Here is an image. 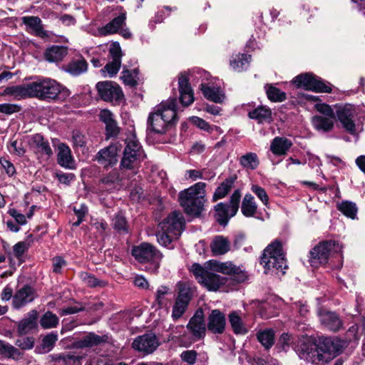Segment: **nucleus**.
<instances>
[{"label":"nucleus","mask_w":365,"mask_h":365,"mask_svg":"<svg viewBox=\"0 0 365 365\" xmlns=\"http://www.w3.org/2000/svg\"><path fill=\"white\" fill-rule=\"evenodd\" d=\"M206 269L197 263L190 267V272L197 281L208 291L216 292L224 289L230 281L241 283L246 280V274L230 262H220L210 260Z\"/></svg>","instance_id":"nucleus-1"},{"label":"nucleus","mask_w":365,"mask_h":365,"mask_svg":"<svg viewBox=\"0 0 365 365\" xmlns=\"http://www.w3.org/2000/svg\"><path fill=\"white\" fill-rule=\"evenodd\" d=\"M177 99L168 98L154 108L148 118V128L154 133L163 134L177 120Z\"/></svg>","instance_id":"nucleus-2"},{"label":"nucleus","mask_w":365,"mask_h":365,"mask_svg":"<svg viewBox=\"0 0 365 365\" xmlns=\"http://www.w3.org/2000/svg\"><path fill=\"white\" fill-rule=\"evenodd\" d=\"M205 182H198L179 193V202L187 215L192 216L200 215L205 202Z\"/></svg>","instance_id":"nucleus-3"},{"label":"nucleus","mask_w":365,"mask_h":365,"mask_svg":"<svg viewBox=\"0 0 365 365\" xmlns=\"http://www.w3.org/2000/svg\"><path fill=\"white\" fill-rule=\"evenodd\" d=\"M294 349L301 359L312 364L328 363L331 359L330 351L317 345L310 337L299 339Z\"/></svg>","instance_id":"nucleus-4"},{"label":"nucleus","mask_w":365,"mask_h":365,"mask_svg":"<svg viewBox=\"0 0 365 365\" xmlns=\"http://www.w3.org/2000/svg\"><path fill=\"white\" fill-rule=\"evenodd\" d=\"M260 264L266 270L274 268L277 270L287 267L281 242L274 241L264 250ZM267 273V271H265Z\"/></svg>","instance_id":"nucleus-5"},{"label":"nucleus","mask_w":365,"mask_h":365,"mask_svg":"<svg viewBox=\"0 0 365 365\" xmlns=\"http://www.w3.org/2000/svg\"><path fill=\"white\" fill-rule=\"evenodd\" d=\"M132 255L140 263L150 262L153 272H156L163 258L162 253L153 245L143 242L132 249Z\"/></svg>","instance_id":"nucleus-6"},{"label":"nucleus","mask_w":365,"mask_h":365,"mask_svg":"<svg viewBox=\"0 0 365 365\" xmlns=\"http://www.w3.org/2000/svg\"><path fill=\"white\" fill-rule=\"evenodd\" d=\"M31 85L33 98L45 101L56 99L61 88L59 83L50 78L38 79L31 82Z\"/></svg>","instance_id":"nucleus-7"},{"label":"nucleus","mask_w":365,"mask_h":365,"mask_svg":"<svg viewBox=\"0 0 365 365\" xmlns=\"http://www.w3.org/2000/svg\"><path fill=\"white\" fill-rule=\"evenodd\" d=\"M342 247L335 241H326L314 247L310 252V263L312 267L325 264L332 252H340Z\"/></svg>","instance_id":"nucleus-8"},{"label":"nucleus","mask_w":365,"mask_h":365,"mask_svg":"<svg viewBox=\"0 0 365 365\" xmlns=\"http://www.w3.org/2000/svg\"><path fill=\"white\" fill-rule=\"evenodd\" d=\"M292 83L297 88H303L306 90L324 93H331V85L326 84L320 78L309 73L297 76L293 78Z\"/></svg>","instance_id":"nucleus-9"},{"label":"nucleus","mask_w":365,"mask_h":365,"mask_svg":"<svg viewBox=\"0 0 365 365\" xmlns=\"http://www.w3.org/2000/svg\"><path fill=\"white\" fill-rule=\"evenodd\" d=\"M336 114L343 127L350 134L356 133L355 116L357 108L351 104H345L336 106Z\"/></svg>","instance_id":"nucleus-10"},{"label":"nucleus","mask_w":365,"mask_h":365,"mask_svg":"<svg viewBox=\"0 0 365 365\" xmlns=\"http://www.w3.org/2000/svg\"><path fill=\"white\" fill-rule=\"evenodd\" d=\"M187 329L189 331L193 342L203 339L206 333V324L204 313L202 309H198L187 323Z\"/></svg>","instance_id":"nucleus-11"},{"label":"nucleus","mask_w":365,"mask_h":365,"mask_svg":"<svg viewBox=\"0 0 365 365\" xmlns=\"http://www.w3.org/2000/svg\"><path fill=\"white\" fill-rule=\"evenodd\" d=\"M185 219L182 213L174 211L159 224L161 230L180 237L184 229Z\"/></svg>","instance_id":"nucleus-12"},{"label":"nucleus","mask_w":365,"mask_h":365,"mask_svg":"<svg viewBox=\"0 0 365 365\" xmlns=\"http://www.w3.org/2000/svg\"><path fill=\"white\" fill-rule=\"evenodd\" d=\"M99 96L105 101H119L123 98L120 87L113 81H101L96 84Z\"/></svg>","instance_id":"nucleus-13"},{"label":"nucleus","mask_w":365,"mask_h":365,"mask_svg":"<svg viewBox=\"0 0 365 365\" xmlns=\"http://www.w3.org/2000/svg\"><path fill=\"white\" fill-rule=\"evenodd\" d=\"M109 55L112 59L102 69L103 73H107L110 77H113L118 72L121 66L122 50L118 42L113 41L109 46Z\"/></svg>","instance_id":"nucleus-14"},{"label":"nucleus","mask_w":365,"mask_h":365,"mask_svg":"<svg viewBox=\"0 0 365 365\" xmlns=\"http://www.w3.org/2000/svg\"><path fill=\"white\" fill-rule=\"evenodd\" d=\"M120 9L121 11L116 17L113 18L106 25L98 28L96 36H107L115 34H118L123 26H125L126 12L123 11L121 7H120Z\"/></svg>","instance_id":"nucleus-15"},{"label":"nucleus","mask_w":365,"mask_h":365,"mask_svg":"<svg viewBox=\"0 0 365 365\" xmlns=\"http://www.w3.org/2000/svg\"><path fill=\"white\" fill-rule=\"evenodd\" d=\"M158 346V340L153 333L138 336L132 343L135 350L146 354L153 353Z\"/></svg>","instance_id":"nucleus-16"},{"label":"nucleus","mask_w":365,"mask_h":365,"mask_svg":"<svg viewBox=\"0 0 365 365\" xmlns=\"http://www.w3.org/2000/svg\"><path fill=\"white\" fill-rule=\"evenodd\" d=\"M189 72L180 73L178 78L180 101L182 106H188L194 101V93L189 83Z\"/></svg>","instance_id":"nucleus-17"},{"label":"nucleus","mask_w":365,"mask_h":365,"mask_svg":"<svg viewBox=\"0 0 365 365\" xmlns=\"http://www.w3.org/2000/svg\"><path fill=\"white\" fill-rule=\"evenodd\" d=\"M118 147L111 144L101 149L96 155L95 159L104 168L113 167L118 163Z\"/></svg>","instance_id":"nucleus-18"},{"label":"nucleus","mask_w":365,"mask_h":365,"mask_svg":"<svg viewBox=\"0 0 365 365\" xmlns=\"http://www.w3.org/2000/svg\"><path fill=\"white\" fill-rule=\"evenodd\" d=\"M318 316L322 324L331 331H338L342 327V322L339 316L334 312L320 308Z\"/></svg>","instance_id":"nucleus-19"},{"label":"nucleus","mask_w":365,"mask_h":365,"mask_svg":"<svg viewBox=\"0 0 365 365\" xmlns=\"http://www.w3.org/2000/svg\"><path fill=\"white\" fill-rule=\"evenodd\" d=\"M21 21L26 26V30L31 34L41 38H48L49 36V32L43 29L42 21L39 17L26 16H23Z\"/></svg>","instance_id":"nucleus-20"},{"label":"nucleus","mask_w":365,"mask_h":365,"mask_svg":"<svg viewBox=\"0 0 365 365\" xmlns=\"http://www.w3.org/2000/svg\"><path fill=\"white\" fill-rule=\"evenodd\" d=\"M225 314L219 309L212 310L207 318V329L214 334H222L225 329Z\"/></svg>","instance_id":"nucleus-21"},{"label":"nucleus","mask_w":365,"mask_h":365,"mask_svg":"<svg viewBox=\"0 0 365 365\" xmlns=\"http://www.w3.org/2000/svg\"><path fill=\"white\" fill-rule=\"evenodd\" d=\"M32 91V85L31 83H29L8 86L4 90L1 95L9 96L14 99L19 101L27 98H33Z\"/></svg>","instance_id":"nucleus-22"},{"label":"nucleus","mask_w":365,"mask_h":365,"mask_svg":"<svg viewBox=\"0 0 365 365\" xmlns=\"http://www.w3.org/2000/svg\"><path fill=\"white\" fill-rule=\"evenodd\" d=\"M35 298V292L30 286H24L19 289L13 297V305L19 309L31 302Z\"/></svg>","instance_id":"nucleus-23"},{"label":"nucleus","mask_w":365,"mask_h":365,"mask_svg":"<svg viewBox=\"0 0 365 365\" xmlns=\"http://www.w3.org/2000/svg\"><path fill=\"white\" fill-rule=\"evenodd\" d=\"M201 91L207 100L216 103H222L225 98L223 91L219 86L202 83Z\"/></svg>","instance_id":"nucleus-24"},{"label":"nucleus","mask_w":365,"mask_h":365,"mask_svg":"<svg viewBox=\"0 0 365 365\" xmlns=\"http://www.w3.org/2000/svg\"><path fill=\"white\" fill-rule=\"evenodd\" d=\"M103 338L94 333H88L81 338L76 339L73 343V347L76 349H83L97 346L103 342Z\"/></svg>","instance_id":"nucleus-25"},{"label":"nucleus","mask_w":365,"mask_h":365,"mask_svg":"<svg viewBox=\"0 0 365 365\" xmlns=\"http://www.w3.org/2000/svg\"><path fill=\"white\" fill-rule=\"evenodd\" d=\"M87 69L88 63L81 56L72 58L65 68V71L67 73L74 76H77L85 73Z\"/></svg>","instance_id":"nucleus-26"},{"label":"nucleus","mask_w":365,"mask_h":365,"mask_svg":"<svg viewBox=\"0 0 365 365\" xmlns=\"http://www.w3.org/2000/svg\"><path fill=\"white\" fill-rule=\"evenodd\" d=\"M292 145V140L285 137H275L271 142L270 150L275 155H284Z\"/></svg>","instance_id":"nucleus-27"},{"label":"nucleus","mask_w":365,"mask_h":365,"mask_svg":"<svg viewBox=\"0 0 365 365\" xmlns=\"http://www.w3.org/2000/svg\"><path fill=\"white\" fill-rule=\"evenodd\" d=\"M58 153L57 155L58 163L66 168L74 169V160L71 155V149L63 143L58 145Z\"/></svg>","instance_id":"nucleus-28"},{"label":"nucleus","mask_w":365,"mask_h":365,"mask_svg":"<svg viewBox=\"0 0 365 365\" xmlns=\"http://www.w3.org/2000/svg\"><path fill=\"white\" fill-rule=\"evenodd\" d=\"M171 338L175 342L182 346H189L193 343L190 335L186 332L182 325L173 327L170 328Z\"/></svg>","instance_id":"nucleus-29"},{"label":"nucleus","mask_w":365,"mask_h":365,"mask_svg":"<svg viewBox=\"0 0 365 365\" xmlns=\"http://www.w3.org/2000/svg\"><path fill=\"white\" fill-rule=\"evenodd\" d=\"M68 54V49L66 46H52L48 48L45 53V59L51 63H57L61 61Z\"/></svg>","instance_id":"nucleus-30"},{"label":"nucleus","mask_w":365,"mask_h":365,"mask_svg":"<svg viewBox=\"0 0 365 365\" xmlns=\"http://www.w3.org/2000/svg\"><path fill=\"white\" fill-rule=\"evenodd\" d=\"M38 313L36 310L29 312L26 317L21 320L18 324V332L20 334H25L34 329L36 326Z\"/></svg>","instance_id":"nucleus-31"},{"label":"nucleus","mask_w":365,"mask_h":365,"mask_svg":"<svg viewBox=\"0 0 365 365\" xmlns=\"http://www.w3.org/2000/svg\"><path fill=\"white\" fill-rule=\"evenodd\" d=\"M210 247L214 255H221L230 250V243L227 238L218 235L212 241Z\"/></svg>","instance_id":"nucleus-32"},{"label":"nucleus","mask_w":365,"mask_h":365,"mask_svg":"<svg viewBox=\"0 0 365 365\" xmlns=\"http://www.w3.org/2000/svg\"><path fill=\"white\" fill-rule=\"evenodd\" d=\"M100 119L106 125L107 135L109 136L116 135L118 127L113 118V113L108 110H103L100 113Z\"/></svg>","instance_id":"nucleus-33"},{"label":"nucleus","mask_w":365,"mask_h":365,"mask_svg":"<svg viewBox=\"0 0 365 365\" xmlns=\"http://www.w3.org/2000/svg\"><path fill=\"white\" fill-rule=\"evenodd\" d=\"M312 122L317 130L329 132L334 128L335 117L316 115L312 118Z\"/></svg>","instance_id":"nucleus-34"},{"label":"nucleus","mask_w":365,"mask_h":365,"mask_svg":"<svg viewBox=\"0 0 365 365\" xmlns=\"http://www.w3.org/2000/svg\"><path fill=\"white\" fill-rule=\"evenodd\" d=\"M144 158V155L128 154V152H123V155L120 161V167L121 169L133 170L138 167L140 161Z\"/></svg>","instance_id":"nucleus-35"},{"label":"nucleus","mask_w":365,"mask_h":365,"mask_svg":"<svg viewBox=\"0 0 365 365\" xmlns=\"http://www.w3.org/2000/svg\"><path fill=\"white\" fill-rule=\"evenodd\" d=\"M250 61V55L238 53L232 56L230 64L235 71L241 72L248 68Z\"/></svg>","instance_id":"nucleus-36"},{"label":"nucleus","mask_w":365,"mask_h":365,"mask_svg":"<svg viewBox=\"0 0 365 365\" xmlns=\"http://www.w3.org/2000/svg\"><path fill=\"white\" fill-rule=\"evenodd\" d=\"M257 210V205L254 197L250 193L246 194L242 200L241 206L242 214L247 217H252L255 215Z\"/></svg>","instance_id":"nucleus-37"},{"label":"nucleus","mask_w":365,"mask_h":365,"mask_svg":"<svg viewBox=\"0 0 365 365\" xmlns=\"http://www.w3.org/2000/svg\"><path fill=\"white\" fill-rule=\"evenodd\" d=\"M251 119L256 120L258 123L269 122L272 119V110L267 106H258L248 113Z\"/></svg>","instance_id":"nucleus-38"},{"label":"nucleus","mask_w":365,"mask_h":365,"mask_svg":"<svg viewBox=\"0 0 365 365\" xmlns=\"http://www.w3.org/2000/svg\"><path fill=\"white\" fill-rule=\"evenodd\" d=\"M236 177L230 176L226 178L215 190L212 196L213 201L225 197L232 187Z\"/></svg>","instance_id":"nucleus-39"},{"label":"nucleus","mask_w":365,"mask_h":365,"mask_svg":"<svg viewBox=\"0 0 365 365\" xmlns=\"http://www.w3.org/2000/svg\"><path fill=\"white\" fill-rule=\"evenodd\" d=\"M216 221L221 225L225 226L232 217L230 210L228 205L225 203L220 202L215 206Z\"/></svg>","instance_id":"nucleus-40"},{"label":"nucleus","mask_w":365,"mask_h":365,"mask_svg":"<svg viewBox=\"0 0 365 365\" xmlns=\"http://www.w3.org/2000/svg\"><path fill=\"white\" fill-rule=\"evenodd\" d=\"M240 164L247 170H255L259 165V160L255 153H247L240 158Z\"/></svg>","instance_id":"nucleus-41"},{"label":"nucleus","mask_w":365,"mask_h":365,"mask_svg":"<svg viewBox=\"0 0 365 365\" xmlns=\"http://www.w3.org/2000/svg\"><path fill=\"white\" fill-rule=\"evenodd\" d=\"M31 143L36 148L38 153L50 156L52 154L51 148L47 140H44L41 134H35L32 136Z\"/></svg>","instance_id":"nucleus-42"},{"label":"nucleus","mask_w":365,"mask_h":365,"mask_svg":"<svg viewBox=\"0 0 365 365\" xmlns=\"http://www.w3.org/2000/svg\"><path fill=\"white\" fill-rule=\"evenodd\" d=\"M178 296L176 299L190 303L192 297V289L190 284L187 282H178L177 285Z\"/></svg>","instance_id":"nucleus-43"},{"label":"nucleus","mask_w":365,"mask_h":365,"mask_svg":"<svg viewBox=\"0 0 365 365\" xmlns=\"http://www.w3.org/2000/svg\"><path fill=\"white\" fill-rule=\"evenodd\" d=\"M264 88L268 99L272 102H282L287 98L286 93L272 84L265 85Z\"/></svg>","instance_id":"nucleus-44"},{"label":"nucleus","mask_w":365,"mask_h":365,"mask_svg":"<svg viewBox=\"0 0 365 365\" xmlns=\"http://www.w3.org/2000/svg\"><path fill=\"white\" fill-rule=\"evenodd\" d=\"M58 340V334L56 332H51L46 335L43 339L40 347L37 348V352L39 354H46L53 349L56 342Z\"/></svg>","instance_id":"nucleus-45"},{"label":"nucleus","mask_w":365,"mask_h":365,"mask_svg":"<svg viewBox=\"0 0 365 365\" xmlns=\"http://www.w3.org/2000/svg\"><path fill=\"white\" fill-rule=\"evenodd\" d=\"M229 322L235 334H244L247 332V329L237 312H232L229 314Z\"/></svg>","instance_id":"nucleus-46"},{"label":"nucleus","mask_w":365,"mask_h":365,"mask_svg":"<svg viewBox=\"0 0 365 365\" xmlns=\"http://www.w3.org/2000/svg\"><path fill=\"white\" fill-rule=\"evenodd\" d=\"M125 143L126 145L123 152H128V154L132 155H144L142 146L136 138L135 135L131 134L130 136L126 139Z\"/></svg>","instance_id":"nucleus-47"},{"label":"nucleus","mask_w":365,"mask_h":365,"mask_svg":"<svg viewBox=\"0 0 365 365\" xmlns=\"http://www.w3.org/2000/svg\"><path fill=\"white\" fill-rule=\"evenodd\" d=\"M257 337L258 341L267 349H269L274 344V332L271 329H267L258 331Z\"/></svg>","instance_id":"nucleus-48"},{"label":"nucleus","mask_w":365,"mask_h":365,"mask_svg":"<svg viewBox=\"0 0 365 365\" xmlns=\"http://www.w3.org/2000/svg\"><path fill=\"white\" fill-rule=\"evenodd\" d=\"M53 360L62 361L65 365H80L82 356L72 354H58L52 356Z\"/></svg>","instance_id":"nucleus-49"},{"label":"nucleus","mask_w":365,"mask_h":365,"mask_svg":"<svg viewBox=\"0 0 365 365\" xmlns=\"http://www.w3.org/2000/svg\"><path fill=\"white\" fill-rule=\"evenodd\" d=\"M338 209L345 216L353 220L356 218L358 208L354 202L343 201L338 205Z\"/></svg>","instance_id":"nucleus-50"},{"label":"nucleus","mask_w":365,"mask_h":365,"mask_svg":"<svg viewBox=\"0 0 365 365\" xmlns=\"http://www.w3.org/2000/svg\"><path fill=\"white\" fill-rule=\"evenodd\" d=\"M156 237L158 242L160 245L165 247H168L169 249L173 248V246L172 245L173 242L178 239V237L171 233H168V232L161 230L160 229L158 232Z\"/></svg>","instance_id":"nucleus-51"},{"label":"nucleus","mask_w":365,"mask_h":365,"mask_svg":"<svg viewBox=\"0 0 365 365\" xmlns=\"http://www.w3.org/2000/svg\"><path fill=\"white\" fill-rule=\"evenodd\" d=\"M120 78L123 83L130 87H133L137 85L138 78V70L137 68L131 71L125 69L122 71Z\"/></svg>","instance_id":"nucleus-52"},{"label":"nucleus","mask_w":365,"mask_h":365,"mask_svg":"<svg viewBox=\"0 0 365 365\" xmlns=\"http://www.w3.org/2000/svg\"><path fill=\"white\" fill-rule=\"evenodd\" d=\"M0 355L8 358L18 359L21 354L20 351L12 345L0 340Z\"/></svg>","instance_id":"nucleus-53"},{"label":"nucleus","mask_w":365,"mask_h":365,"mask_svg":"<svg viewBox=\"0 0 365 365\" xmlns=\"http://www.w3.org/2000/svg\"><path fill=\"white\" fill-rule=\"evenodd\" d=\"M40 324L45 329L53 328L58 324V318L52 312H47L41 317Z\"/></svg>","instance_id":"nucleus-54"},{"label":"nucleus","mask_w":365,"mask_h":365,"mask_svg":"<svg viewBox=\"0 0 365 365\" xmlns=\"http://www.w3.org/2000/svg\"><path fill=\"white\" fill-rule=\"evenodd\" d=\"M189 303L175 299L173 307L172 317L174 320L180 319L185 312Z\"/></svg>","instance_id":"nucleus-55"},{"label":"nucleus","mask_w":365,"mask_h":365,"mask_svg":"<svg viewBox=\"0 0 365 365\" xmlns=\"http://www.w3.org/2000/svg\"><path fill=\"white\" fill-rule=\"evenodd\" d=\"M240 198H241V192L239 190H236L232 194L230 199V202L226 204L230 207V210L231 211L230 212L231 216H235L236 215V213L237 212L238 209H239Z\"/></svg>","instance_id":"nucleus-56"},{"label":"nucleus","mask_w":365,"mask_h":365,"mask_svg":"<svg viewBox=\"0 0 365 365\" xmlns=\"http://www.w3.org/2000/svg\"><path fill=\"white\" fill-rule=\"evenodd\" d=\"M88 138L86 134L79 130H74L72 133V142L73 147L83 148L86 145Z\"/></svg>","instance_id":"nucleus-57"},{"label":"nucleus","mask_w":365,"mask_h":365,"mask_svg":"<svg viewBox=\"0 0 365 365\" xmlns=\"http://www.w3.org/2000/svg\"><path fill=\"white\" fill-rule=\"evenodd\" d=\"M294 342V337L288 333H283L278 341V345L284 351H287L291 347L292 344Z\"/></svg>","instance_id":"nucleus-58"},{"label":"nucleus","mask_w":365,"mask_h":365,"mask_svg":"<svg viewBox=\"0 0 365 365\" xmlns=\"http://www.w3.org/2000/svg\"><path fill=\"white\" fill-rule=\"evenodd\" d=\"M0 165L1 169L9 177H12L16 174V168L14 164L6 158H0Z\"/></svg>","instance_id":"nucleus-59"},{"label":"nucleus","mask_w":365,"mask_h":365,"mask_svg":"<svg viewBox=\"0 0 365 365\" xmlns=\"http://www.w3.org/2000/svg\"><path fill=\"white\" fill-rule=\"evenodd\" d=\"M79 276L81 280L91 287L101 285L100 281L88 272H82L80 273Z\"/></svg>","instance_id":"nucleus-60"},{"label":"nucleus","mask_w":365,"mask_h":365,"mask_svg":"<svg viewBox=\"0 0 365 365\" xmlns=\"http://www.w3.org/2000/svg\"><path fill=\"white\" fill-rule=\"evenodd\" d=\"M251 190L257 195V197L265 206L268 205L269 197L263 187L257 185H252L251 187Z\"/></svg>","instance_id":"nucleus-61"},{"label":"nucleus","mask_w":365,"mask_h":365,"mask_svg":"<svg viewBox=\"0 0 365 365\" xmlns=\"http://www.w3.org/2000/svg\"><path fill=\"white\" fill-rule=\"evenodd\" d=\"M190 121L192 122V124H194L201 130H203L208 133H212L213 130V127L211 126L207 122H206L202 118H200L197 116H192L190 118Z\"/></svg>","instance_id":"nucleus-62"},{"label":"nucleus","mask_w":365,"mask_h":365,"mask_svg":"<svg viewBox=\"0 0 365 365\" xmlns=\"http://www.w3.org/2000/svg\"><path fill=\"white\" fill-rule=\"evenodd\" d=\"M197 356V353L195 350H187L180 354L181 360L189 365H193L196 362Z\"/></svg>","instance_id":"nucleus-63"},{"label":"nucleus","mask_w":365,"mask_h":365,"mask_svg":"<svg viewBox=\"0 0 365 365\" xmlns=\"http://www.w3.org/2000/svg\"><path fill=\"white\" fill-rule=\"evenodd\" d=\"M114 228L119 232H127V222L121 215H117L113 220Z\"/></svg>","instance_id":"nucleus-64"}]
</instances>
